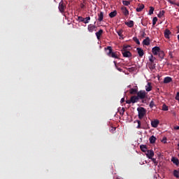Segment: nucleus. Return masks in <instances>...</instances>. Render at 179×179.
Wrapping results in <instances>:
<instances>
[{
	"label": "nucleus",
	"mask_w": 179,
	"mask_h": 179,
	"mask_svg": "<svg viewBox=\"0 0 179 179\" xmlns=\"http://www.w3.org/2000/svg\"><path fill=\"white\" fill-rule=\"evenodd\" d=\"M128 47H130V46L129 45L124 46L122 50V54L123 57H124V58H129V57H132V54L131 53V52H129L127 50V48H128Z\"/></svg>",
	"instance_id": "obj_1"
},
{
	"label": "nucleus",
	"mask_w": 179,
	"mask_h": 179,
	"mask_svg": "<svg viewBox=\"0 0 179 179\" xmlns=\"http://www.w3.org/2000/svg\"><path fill=\"white\" fill-rule=\"evenodd\" d=\"M137 111L138 113L139 120H142V118L145 117V114H146V109H145L143 107H140L137 108Z\"/></svg>",
	"instance_id": "obj_2"
},
{
	"label": "nucleus",
	"mask_w": 179,
	"mask_h": 179,
	"mask_svg": "<svg viewBox=\"0 0 179 179\" xmlns=\"http://www.w3.org/2000/svg\"><path fill=\"white\" fill-rule=\"evenodd\" d=\"M59 10L61 13H65V9H66V5L64 3V1L62 0L59 3Z\"/></svg>",
	"instance_id": "obj_3"
},
{
	"label": "nucleus",
	"mask_w": 179,
	"mask_h": 179,
	"mask_svg": "<svg viewBox=\"0 0 179 179\" xmlns=\"http://www.w3.org/2000/svg\"><path fill=\"white\" fill-rule=\"evenodd\" d=\"M146 94H148L146 91L141 90L137 92V97H138L140 100H143V99H146Z\"/></svg>",
	"instance_id": "obj_4"
},
{
	"label": "nucleus",
	"mask_w": 179,
	"mask_h": 179,
	"mask_svg": "<svg viewBox=\"0 0 179 179\" xmlns=\"http://www.w3.org/2000/svg\"><path fill=\"white\" fill-rule=\"evenodd\" d=\"M145 155L147 156V157L148 159H152L153 156H155V152H153V150H148L146 152H145Z\"/></svg>",
	"instance_id": "obj_5"
},
{
	"label": "nucleus",
	"mask_w": 179,
	"mask_h": 179,
	"mask_svg": "<svg viewBox=\"0 0 179 179\" xmlns=\"http://www.w3.org/2000/svg\"><path fill=\"white\" fill-rule=\"evenodd\" d=\"M159 124H160V121L159 120L156 119L151 122V126L152 128H157L159 127Z\"/></svg>",
	"instance_id": "obj_6"
},
{
	"label": "nucleus",
	"mask_w": 179,
	"mask_h": 179,
	"mask_svg": "<svg viewBox=\"0 0 179 179\" xmlns=\"http://www.w3.org/2000/svg\"><path fill=\"white\" fill-rule=\"evenodd\" d=\"M96 29H97V27H96L92 24H90L88 25L87 30H88V31H90V33H93L94 31V30H96Z\"/></svg>",
	"instance_id": "obj_7"
},
{
	"label": "nucleus",
	"mask_w": 179,
	"mask_h": 179,
	"mask_svg": "<svg viewBox=\"0 0 179 179\" xmlns=\"http://www.w3.org/2000/svg\"><path fill=\"white\" fill-rule=\"evenodd\" d=\"M162 50H160V48L159 46H155L152 48V54L154 55H157L158 53L161 51Z\"/></svg>",
	"instance_id": "obj_8"
},
{
	"label": "nucleus",
	"mask_w": 179,
	"mask_h": 179,
	"mask_svg": "<svg viewBox=\"0 0 179 179\" xmlns=\"http://www.w3.org/2000/svg\"><path fill=\"white\" fill-rule=\"evenodd\" d=\"M121 10L124 16H128L129 15V11L125 6L121 7Z\"/></svg>",
	"instance_id": "obj_9"
},
{
	"label": "nucleus",
	"mask_w": 179,
	"mask_h": 179,
	"mask_svg": "<svg viewBox=\"0 0 179 179\" xmlns=\"http://www.w3.org/2000/svg\"><path fill=\"white\" fill-rule=\"evenodd\" d=\"M130 99L133 104H135V103H138V101H139V98L138 96H131Z\"/></svg>",
	"instance_id": "obj_10"
},
{
	"label": "nucleus",
	"mask_w": 179,
	"mask_h": 179,
	"mask_svg": "<svg viewBox=\"0 0 179 179\" xmlns=\"http://www.w3.org/2000/svg\"><path fill=\"white\" fill-rule=\"evenodd\" d=\"M136 50L140 58H142V57L145 55V52H143V50L141 48H137Z\"/></svg>",
	"instance_id": "obj_11"
},
{
	"label": "nucleus",
	"mask_w": 179,
	"mask_h": 179,
	"mask_svg": "<svg viewBox=\"0 0 179 179\" xmlns=\"http://www.w3.org/2000/svg\"><path fill=\"white\" fill-rule=\"evenodd\" d=\"M105 51H106L107 55L109 56L113 52V48L111 46H108L107 48H105Z\"/></svg>",
	"instance_id": "obj_12"
},
{
	"label": "nucleus",
	"mask_w": 179,
	"mask_h": 179,
	"mask_svg": "<svg viewBox=\"0 0 179 179\" xmlns=\"http://www.w3.org/2000/svg\"><path fill=\"white\" fill-rule=\"evenodd\" d=\"M104 17V13H103L102 11H100L99 13H98V20L99 22H103V19Z\"/></svg>",
	"instance_id": "obj_13"
},
{
	"label": "nucleus",
	"mask_w": 179,
	"mask_h": 179,
	"mask_svg": "<svg viewBox=\"0 0 179 179\" xmlns=\"http://www.w3.org/2000/svg\"><path fill=\"white\" fill-rule=\"evenodd\" d=\"M173 82V78L171 77H165L164 78V83L167 84V83H171Z\"/></svg>",
	"instance_id": "obj_14"
},
{
	"label": "nucleus",
	"mask_w": 179,
	"mask_h": 179,
	"mask_svg": "<svg viewBox=\"0 0 179 179\" xmlns=\"http://www.w3.org/2000/svg\"><path fill=\"white\" fill-rule=\"evenodd\" d=\"M143 45H150V38L147 37L143 41Z\"/></svg>",
	"instance_id": "obj_15"
},
{
	"label": "nucleus",
	"mask_w": 179,
	"mask_h": 179,
	"mask_svg": "<svg viewBox=\"0 0 179 179\" xmlns=\"http://www.w3.org/2000/svg\"><path fill=\"white\" fill-rule=\"evenodd\" d=\"M122 33H124V30L120 29L119 31H117V34L120 36V40H124V35H122Z\"/></svg>",
	"instance_id": "obj_16"
},
{
	"label": "nucleus",
	"mask_w": 179,
	"mask_h": 179,
	"mask_svg": "<svg viewBox=\"0 0 179 179\" xmlns=\"http://www.w3.org/2000/svg\"><path fill=\"white\" fill-rule=\"evenodd\" d=\"M96 36L98 40L101 38V35L103 34V29H100L98 32H96Z\"/></svg>",
	"instance_id": "obj_17"
},
{
	"label": "nucleus",
	"mask_w": 179,
	"mask_h": 179,
	"mask_svg": "<svg viewBox=\"0 0 179 179\" xmlns=\"http://www.w3.org/2000/svg\"><path fill=\"white\" fill-rule=\"evenodd\" d=\"M171 162L173 163V164H176V166H178V164H179V160L176 157H172Z\"/></svg>",
	"instance_id": "obj_18"
},
{
	"label": "nucleus",
	"mask_w": 179,
	"mask_h": 179,
	"mask_svg": "<svg viewBox=\"0 0 179 179\" xmlns=\"http://www.w3.org/2000/svg\"><path fill=\"white\" fill-rule=\"evenodd\" d=\"M145 90L146 92L152 91V83H148L147 85H145Z\"/></svg>",
	"instance_id": "obj_19"
},
{
	"label": "nucleus",
	"mask_w": 179,
	"mask_h": 179,
	"mask_svg": "<svg viewBox=\"0 0 179 179\" xmlns=\"http://www.w3.org/2000/svg\"><path fill=\"white\" fill-rule=\"evenodd\" d=\"M130 94H136L138 93V87H136V88H131L129 90Z\"/></svg>",
	"instance_id": "obj_20"
},
{
	"label": "nucleus",
	"mask_w": 179,
	"mask_h": 179,
	"mask_svg": "<svg viewBox=\"0 0 179 179\" xmlns=\"http://www.w3.org/2000/svg\"><path fill=\"white\" fill-rule=\"evenodd\" d=\"M141 150L143 152V153H146L148 152V148L145 145H140Z\"/></svg>",
	"instance_id": "obj_21"
},
{
	"label": "nucleus",
	"mask_w": 179,
	"mask_h": 179,
	"mask_svg": "<svg viewBox=\"0 0 179 179\" xmlns=\"http://www.w3.org/2000/svg\"><path fill=\"white\" fill-rule=\"evenodd\" d=\"M144 8H145V5L141 4L136 8V12H142V10H143Z\"/></svg>",
	"instance_id": "obj_22"
},
{
	"label": "nucleus",
	"mask_w": 179,
	"mask_h": 179,
	"mask_svg": "<svg viewBox=\"0 0 179 179\" xmlns=\"http://www.w3.org/2000/svg\"><path fill=\"white\" fill-rule=\"evenodd\" d=\"M108 57L118 59V55H117V52H112L110 55H108Z\"/></svg>",
	"instance_id": "obj_23"
},
{
	"label": "nucleus",
	"mask_w": 179,
	"mask_h": 179,
	"mask_svg": "<svg viewBox=\"0 0 179 179\" xmlns=\"http://www.w3.org/2000/svg\"><path fill=\"white\" fill-rule=\"evenodd\" d=\"M170 34H171V32L170 31V30L169 29H165L164 31V37L166 38H169V36H170Z\"/></svg>",
	"instance_id": "obj_24"
},
{
	"label": "nucleus",
	"mask_w": 179,
	"mask_h": 179,
	"mask_svg": "<svg viewBox=\"0 0 179 179\" xmlns=\"http://www.w3.org/2000/svg\"><path fill=\"white\" fill-rule=\"evenodd\" d=\"M125 25L128 26V27H134V21L130 20L127 22H125Z\"/></svg>",
	"instance_id": "obj_25"
},
{
	"label": "nucleus",
	"mask_w": 179,
	"mask_h": 179,
	"mask_svg": "<svg viewBox=\"0 0 179 179\" xmlns=\"http://www.w3.org/2000/svg\"><path fill=\"white\" fill-rule=\"evenodd\" d=\"M157 55L161 59H163L164 58V52L163 50H161Z\"/></svg>",
	"instance_id": "obj_26"
},
{
	"label": "nucleus",
	"mask_w": 179,
	"mask_h": 179,
	"mask_svg": "<svg viewBox=\"0 0 179 179\" xmlns=\"http://www.w3.org/2000/svg\"><path fill=\"white\" fill-rule=\"evenodd\" d=\"M156 139H157V138L155 137V136H152L150 137V138H149L150 143H155Z\"/></svg>",
	"instance_id": "obj_27"
},
{
	"label": "nucleus",
	"mask_w": 179,
	"mask_h": 179,
	"mask_svg": "<svg viewBox=\"0 0 179 179\" xmlns=\"http://www.w3.org/2000/svg\"><path fill=\"white\" fill-rule=\"evenodd\" d=\"M122 3L124 6H129V5H131V1H127V0H123Z\"/></svg>",
	"instance_id": "obj_28"
},
{
	"label": "nucleus",
	"mask_w": 179,
	"mask_h": 179,
	"mask_svg": "<svg viewBox=\"0 0 179 179\" xmlns=\"http://www.w3.org/2000/svg\"><path fill=\"white\" fill-rule=\"evenodd\" d=\"M115 16H117V10H114L109 14V17L111 18L115 17Z\"/></svg>",
	"instance_id": "obj_29"
},
{
	"label": "nucleus",
	"mask_w": 179,
	"mask_h": 179,
	"mask_svg": "<svg viewBox=\"0 0 179 179\" xmlns=\"http://www.w3.org/2000/svg\"><path fill=\"white\" fill-rule=\"evenodd\" d=\"M155 60H156V57H154L153 55H151L149 57V61H150V64H155Z\"/></svg>",
	"instance_id": "obj_30"
},
{
	"label": "nucleus",
	"mask_w": 179,
	"mask_h": 179,
	"mask_svg": "<svg viewBox=\"0 0 179 179\" xmlns=\"http://www.w3.org/2000/svg\"><path fill=\"white\" fill-rule=\"evenodd\" d=\"M149 68H150V69H156V64H155V63H150V64H149Z\"/></svg>",
	"instance_id": "obj_31"
},
{
	"label": "nucleus",
	"mask_w": 179,
	"mask_h": 179,
	"mask_svg": "<svg viewBox=\"0 0 179 179\" xmlns=\"http://www.w3.org/2000/svg\"><path fill=\"white\" fill-rule=\"evenodd\" d=\"M136 122L138 124V125L136 127L137 129H143L142 127V126H141V120H136Z\"/></svg>",
	"instance_id": "obj_32"
},
{
	"label": "nucleus",
	"mask_w": 179,
	"mask_h": 179,
	"mask_svg": "<svg viewBox=\"0 0 179 179\" xmlns=\"http://www.w3.org/2000/svg\"><path fill=\"white\" fill-rule=\"evenodd\" d=\"M153 12H155V8H153L152 6H150L148 15H153Z\"/></svg>",
	"instance_id": "obj_33"
},
{
	"label": "nucleus",
	"mask_w": 179,
	"mask_h": 179,
	"mask_svg": "<svg viewBox=\"0 0 179 179\" xmlns=\"http://www.w3.org/2000/svg\"><path fill=\"white\" fill-rule=\"evenodd\" d=\"M173 176L174 177H176V178H179V171L177 170H174L173 171Z\"/></svg>",
	"instance_id": "obj_34"
},
{
	"label": "nucleus",
	"mask_w": 179,
	"mask_h": 179,
	"mask_svg": "<svg viewBox=\"0 0 179 179\" xmlns=\"http://www.w3.org/2000/svg\"><path fill=\"white\" fill-rule=\"evenodd\" d=\"M78 22H81L83 23H85V17H82V16H78Z\"/></svg>",
	"instance_id": "obj_35"
},
{
	"label": "nucleus",
	"mask_w": 179,
	"mask_h": 179,
	"mask_svg": "<svg viewBox=\"0 0 179 179\" xmlns=\"http://www.w3.org/2000/svg\"><path fill=\"white\" fill-rule=\"evenodd\" d=\"M162 111H169V106H167L166 104H164L162 106Z\"/></svg>",
	"instance_id": "obj_36"
},
{
	"label": "nucleus",
	"mask_w": 179,
	"mask_h": 179,
	"mask_svg": "<svg viewBox=\"0 0 179 179\" xmlns=\"http://www.w3.org/2000/svg\"><path fill=\"white\" fill-rule=\"evenodd\" d=\"M90 22V17H87L84 18V23L85 24H87V23H89Z\"/></svg>",
	"instance_id": "obj_37"
},
{
	"label": "nucleus",
	"mask_w": 179,
	"mask_h": 179,
	"mask_svg": "<svg viewBox=\"0 0 179 179\" xmlns=\"http://www.w3.org/2000/svg\"><path fill=\"white\" fill-rule=\"evenodd\" d=\"M133 40H134V41H135V43H136V44H138V45L141 44V42L139 41V39H138V38L134 37V38H133Z\"/></svg>",
	"instance_id": "obj_38"
},
{
	"label": "nucleus",
	"mask_w": 179,
	"mask_h": 179,
	"mask_svg": "<svg viewBox=\"0 0 179 179\" xmlns=\"http://www.w3.org/2000/svg\"><path fill=\"white\" fill-rule=\"evenodd\" d=\"M164 13H166L164 10L160 11L159 13L158 14V17H162V16L164 15Z\"/></svg>",
	"instance_id": "obj_39"
},
{
	"label": "nucleus",
	"mask_w": 179,
	"mask_h": 179,
	"mask_svg": "<svg viewBox=\"0 0 179 179\" xmlns=\"http://www.w3.org/2000/svg\"><path fill=\"white\" fill-rule=\"evenodd\" d=\"M156 105L155 104V101L152 100L150 103V108H153Z\"/></svg>",
	"instance_id": "obj_40"
},
{
	"label": "nucleus",
	"mask_w": 179,
	"mask_h": 179,
	"mask_svg": "<svg viewBox=\"0 0 179 179\" xmlns=\"http://www.w3.org/2000/svg\"><path fill=\"white\" fill-rule=\"evenodd\" d=\"M157 22V17H155L152 19V26H155Z\"/></svg>",
	"instance_id": "obj_41"
},
{
	"label": "nucleus",
	"mask_w": 179,
	"mask_h": 179,
	"mask_svg": "<svg viewBox=\"0 0 179 179\" xmlns=\"http://www.w3.org/2000/svg\"><path fill=\"white\" fill-rule=\"evenodd\" d=\"M115 66H116V69H117V71H119V72H122V69L117 66V62H114Z\"/></svg>",
	"instance_id": "obj_42"
},
{
	"label": "nucleus",
	"mask_w": 179,
	"mask_h": 179,
	"mask_svg": "<svg viewBox=\"0 0 179 179\" xmlns=\"http://www.w3.org/2000/svg\"><path fill=\"white\" fill-rule=\"evenodd\" d=\"M152 162H153L155 166H157L158 163L157 161H156V158H152Z\"/></svg>",
	"instance_id": "obj_43"
},
{
	"label": "nucleus",
	"mask_w": 179,
	"mask_h": 179,
	"mask_svg": "<svg viewBox=\"0 0 179 179\" xmlns=\"http://www.w3.org/2000/svg\"><path fill=\"white\" fill-rule=\"evenodd\" d=\"M169 3L171 5H177V3H176V1H171V0H167Z\"/></svg>",
	"instance_id": "obj_44"
},
{
	"label": "nucleus",
	"mask_w": 179,
	"mask_h": 179,
	"mask_svg": "<svg viewBox=\"0 0 179 179\" xmlns=\"http://www.w3.org/2000/svg\"><path fill=\"white\" fill-rule=\"evenodd\" d=\"M80 6L81 9H85V8H86V6H85V4L83 3H81L80 4Z\"/></svg>",
	"instance_id": "obj_45"
},
{
	"label": "nucleus",
	"mask_w": 179,
	"mask_h": 179,
	"mask_svg": "<svg viewBox=\"0 0 179 179\" xmlns=\"http://www.w3.org/2000/svg\"><path fill=\"white\" fill-rule=\"evenodd\" d=\"M175 99H176V100H177L178 101H179V92H177Z\"/></svg>",
	"instance_id": "obj_46"
},
{
	"label": "nucleus",
	"mask_w": 179,
	"mask_h": 179,
	"mask_svg": "<svg viewBox=\"0 0 179 179\" xmlns=\"http://www.w3.org/2000/svg\"><path fill=\"white\" fill-rule=\"evenodd\" d=\"M166 141H167V138L164 137L163 139H162V142H163L164 143H166Z\"/></svg>",
	"instance_id": "obj_47"
},
{
	"label": "nucleus",
	"mask_w": 179,
	"mask_h": 179,
	"mask_svg": "<svg viewBox=\"0 0 179 179\" xmlns=\"http://www.w3.org/2000/svg\"><path fill=\"white\" fill-rule=\"evenodd\" d=\"M126 103H127V104H131V103H132V101H131V99H130L129 100H127Z\"/></svg>",
	"instance_id": "obj_48"
},
{
	"label": "nucleus",
	"mask_w": 179,
	"mask_h": 179,
	"mask_svg": "<svg viewBox=\"0 0 179 179\" xmlns=\"http://www.w3.org/2000/svg\"><path fill=\"white\" fill-rule=\"evenodd\" d=\"M124 101H125V98H122L120 100V103H124Z\"/></svg>",
	"instance_id": "obj_49"
},
{
	"label": "nucleus",
	"mask_w": 179,
	"mask_h": 179,
	"mask_svg": "<svg viewBox=\"0 0 179 179\" xmlns=\"http://www.w3.org/2000/svg\"><path fill=\"white\" fill-rule=\"evenodd\" d=\"M173 129L178 130L179 129V126L174 127Z\"/></svg>",
	"instance_id": "obj_50"
},
{
	"label": "nucleus",
	"mask_w": 179,
	"mask_h": 179,
	"mask_svg": "<svg viewBox=\"0 0 179 179\" xmlns=\"http://www.w3.org/2000/svg\"><path fill=\"white\" fill-rule=\"evenodd\" d=\"M146 36V33L145 31L143 32L142 37H145Z\"/></svg>",
	"instance_id": "obj_51"
},
{
	"label": "nucleus",
	"mask_w": 179,
	"mask_h": 179,
	"mask_svg": "<svg viewBox=\"0 0 179 179\" xmlns=\"http://www.w3.org/2000/svg\"><path fill=\"white\" fill-rule=\"evenodd\" d=\"M178 150H179V143L178 144Z\"/></svg>",
	"instance_id": "obj_52"
},
{
	"label": "nucleus",
	"mask_w": 179,
	"mask_h": 179,
	"mask_svg": "<svg viewBox=\"0 0 179 179\" xmlns=\"http://www.w3.org/2000/svg\"><path fill=\"white\" fill-rule=\"evenodd\" d=\"M142 103H145V100H143V101H142Z\"/></svg>",
	"instance_id": "obj_53"
},
{
	"label": "nucleus",
	"mask_w": 179,
	"mask_h": 179,
	"mask_svg": "<svg viewBox=\"0 0 179 179\" xmlns=\"http://www.w3.org/2000/svg\"><path fill=\"white\" fill-rule=\"evenodd\" d=\"M115 129H116V128L115 127V128H113V131H115Z\"/></svg>",
	"instance_id": "obj_54"
},
{
	"label": "nucleus",
	"mask_w": 179,
	"mask_h": 179,
	"mask_svg": "<svg viewBox=\"0 0 179 179\" xmlns=\"http://www.w3.org/2000/svg\"><path fill=\"white\" fill-rule=\"evenodd\" d=\"M129 87H131V85H129Z\"/></svg>",
	"instance_id": "obj_55"
},
{
	"label": "nucleus",
	"mask_w": 179,
	"mask_h": 179,
	"mask_svg": "<svg viewBox=\"0 0 179 179\" xmlns=\"http://www.w3.org/2000/svg\"><path fill=\"white\" fill-rule=\"evenodd\" d=\"M178 157H179V155H178Z\"/></svg>",
	"instance_id": "obj_56"
}]
</instances>
